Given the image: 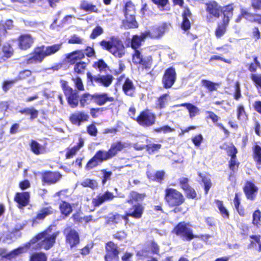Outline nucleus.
<instances>
[{"label":"nucleus","mask_w":261,"mask_h":261,"mask_svg":"<svg viewBox=\"0 0 261 261\" xmlns=\"http://www.w3.org/2000/svg\"><path fill=\"white\" fill-rule=\"evenodd\" d=\"M173 232L184 240H190L197 237L192 233V230L185 223H179L173 229Z\"/></svg>","instance_id":"7"},{"label":"nucleus","mask_w":261,"mask_h":261,"mask_svg":"<svg viewBox=\"0 0 261 261\" xmlns=\"http://www.w3.org/2000/svg\"><path fill=\"white\" fill-rule=\"evenodd\" d=\"M81 185L84 187H89L92 189H94L98 186V184L95 180L90 178L84 179Z\"/></svg>","instance_id":"39"},{"label":"nucleus","mask_w":261,"mask_h":261,"mask_svg":"<svg viewBox=\"0 0 261 261\" xmlns=\"http://www.w3.org/2000/svg\"><path fill=\"white\" fill-rule=\"evenodd\" d=\"M114 98L109 96L107 93H95L94 94V101L99 106H102L107 102H112Z\"/></svg>","instance_id":"14"},{"label":"nucleus","mask_w":261,"mask_h":261,"mask_svg":"<svg viewBox=\"0 0 261 261\" xmlns=\"http://www.w3.org/2000/svg\"><path fill=\"white\" fill-rule=\"evenodd\" d=\"M161 145L159 144H151L147 145V150L150 153L158 150L161 148Z\"/></svg>","instance_id":"57"},{"label":"nucleus","mask_w":261,"mask_h":261,"mask_svg":"<svg viewBox=\"0 0 261 261\" xmlns=\"http://www.w3.org/2000/svg\"><path fill=\"white\" fill-rule=\"evenodd\" d=\"M64 91L66 95L68 102L72 108H75L79 104L78 94L75 90L68 86H65Z\"/></svg>","instance_id":"10"},{"label":"nucleus","mask_w":261,"mask_h":261,"mask_svg":"<svg viewBox=\"0 0 261 261\" xmlns=\"http://www.w3.org/2000/svg\"><path fill=\"white\" fill-rule=\"evenodd\" d=\"M27 251V247H21L12 251L10 253L7 254L6 258L9 259L15 258L20 254L25 252Z\"/></svg>","instance_id":"31"},{"label":"nucleus","mask_w":261,"mask_h":261,"mask_svg":"<svg viewBox=\"0 0 261 261\" xmlns=\"http://www.w3.org/2000/svg\"><path fill=\"white\" fill-rule=\"evenodd\" d=\"M166 200L171 206H177L184 202V198L182 194L174 189L166 190Z\"/></svg>","instance_id":"4"},{"label":"nucleus","mask_w":261,"mask_h":261,"mask_svg":"<svg viewBox=\"0 0 261 261\" xmlns=\"http://www.w3.org/2000/svg\"><path fill=\"white\" fill-rule=\"evenodd\" d=\"M89 115L84 112L77 111L70 117V120L74 125L80 126L82 123L88 121Z\"/></svg>","instance_id":"13"},{"label":"nucleus","mask_w":261,"mask_h":261,"mask_svg":"<svg viewBox=\"0 0 261 261\" xmlns=\"http://www.w3.org/2000/svg\"><path fill=\"white\" fill-rule=\"evenodd\" d=\"M62 44H56L50 46L42 45L35 48L27 61L28 64H35L41 62L48 56L57 53L61 48Z\"/></svg>","instance_id":"1"},{"label":"nucleus","mask_w":261,"mask_h":261,"mask_svg":"<svg viewBox=\"0 0 261 261\" xmlns=\"http://www.w3.org/2000/svg\"><path fill=\"white\" fill-rule=\"evenodd\" d=\"M33 43V39L30 35H23L19 38V45L22 49H26L30 48Z\"/></svg>","instance_id":"19"},{"label":"nucleus","mask_w":261,"mask_h":261,"mask_svg":"<svg viewBox=\"0 0 261 261\" xmlns=\"http://www.w3.org/2000/svg\"><path fill=\"white\" fill-rule=\"evenodd\" d=\"M144 197V194H139L136 192H132L129 194L127 202L132 203L133 201H139L143 199Z\"/></svg>","instance_id":"36"},{"label":"nucleus","mask_w":261,"mask_h":261,"mask_svg":"<svg viewBox=\"0 0 261 261\" xmlns=\"http://www.w3.org/2000/svg\"><path fill=\"white\" fill-rule=\"evenodd\" d=\"M124 220L125 221V224L128 222V218L125 215L124 216H121L119 214H116L110 217L109 218V221L114 222L115 223H118L121 222V220Z\"/></svg>","instance_id":"44"},{"label":"nucleus","mask_w":261,"mask_h":261,"mask_svg":"<svg viewBox=\"0 0 261 261\" xmlns=\"http://www.w3.org/2000/svg\"><path fill=\"white\" fill-rule=\"evenodd\" d=\"M111 156L108 151L99 150L95 155L88 162L86 168L88 170H90L97 166L103 161L111 159Z\"/></svg>","instance_id":"6"},{"label":"nucleus","mask_w":261,"mask_h":261,"mask_svg":"<svg viewBox=\"0 0 261 261\" xmlns=\"http://www.w3.org/2000/svg\"><path fill=\"white\" fill-rule=\"evenodd\" d=\"M31 150L35 154H43L45 152V148L34 140H32L31 143Z\"/></svg>","instance_id":"29"},{"label":"nucleus","mask_w":261,"mask_h":261,"mask_svg":"<svg viewBox=\"0 0 261 261\" xmlns=\"http://www.w3.org/2000/svg\"><path fill=\"white\" fill-rule=\"evenodd\" d=\"M30 194L28 192L17 193L14 200L18 203L19 208L25 206L29 202Z\"/></svg>","instance_id":"16"},{"label":"nucleus","mask_w":261,"mask_h":261,"mask_svg":"<svg viewBox=\"0 0 261 261\" xmlns=\"http://www.w3.org/2000/svg\"><path fill=\"white\" fill-rule=\"evenodd\" d=\"M74 71L77 74H83L87 67V63L84 62H77L74 64Z\"/></svg>","instance_id":"40"},{"label":"nucleus","mask_w":261,"mask_h":261,"mask_svg":"<svg viewBox=\"0 0 261 261\" xmlns=\"http://www.w3.org/2000/svg\"><path fill=\"white\" fill-rule=\"evenodd\" d=\"M237 118L239 120L242 121H246L248 119L245 108L242 105H240L238 106Z\"/></svg>","instance_id":"35"},{"label":"nucleus","mask_w":261,"mask_h":261,"mask_svg":"<svg viewBox=\"0 0 261 261\" xmlns=\"http://www.w3.org/2000/svg\"><path fill=\"white\" fill-rule=\"evenodd\" d=\"M133 62L136 64H139L142 65H146L147 61L144 58L141 52L137 49H135V53L133 56Z\"/></svg>","instance_id":"28"},{"label":"nucleus","mask_w":261,"mask_h":261,"mask_svg":"<svg viewBox=\"0 0 261 261\" xmlns=\"http://www.w3.org/2000/svg\"><path fill=\"white\" fill-rule=\"evenodd\" d=\"M79 149V147L74 146V147L68 150L66 153L67 158H71L74 155L77 150Z\"/></svg>","instance_id":"61"},{"label":"nucleus","mask_w":261,"mask_h":261,"mask_svg":"<svg viewBox=\"0 0 261 261\" xmlns=\"http://www.w3.org/2000/svg\"><path fill=\"white\" fill-rule=\"evenodd\" d=\"M87 132L90 135L95 136L97 133V129L94 124H91L88 127Z\"/></svg>","instance_id":"60"},{"label":"nucleus","mask_w":261,"mask_h":261,"mask_svg":"<svg viewBox=\"0 0 261 261\" xmlns=\"http://www.w3.org/2000/svg\"><path fill=\"white\" fill-rule=\"evenodd\" d=\"M64 233L66 235L67 243L69 244L71 247H73L79 243V236L75 230L67 228L64 230Z\"/></svg>","instance_id":"12"},{"label":"nucleus","mask_w":261,"mask_h":261,"mask_svg":"<svg viewBox=\"0 0 261 261\" xmlns=\"http://www.w3.org/2000/svg\"><path fill=\"white\" fill-rule=\"evenodd\" d=\"M69 43L72 44H82L83 39L77 35L72 36L69 40Z\"/></svg>","instance_id":"54"},{"label":"nucleus","mask_w":261,"mask_h":261,"mask_svg":"<svg viewBox=\"0 0 261 261\" xmlns=\"http://www.w3.org/2000/svg\"><path fill=\"white\" fill-rule=\"evenodd\" d=\"M103 33V29L101 27L97 26L94 28L90 35L92 39H95Z\"/></svg>","instance_id":"51"},{"label":"nucleus","mask_w":261,"mask_h":261,"mask_svg":"<svg viewBox=\"0 0 261 261\" xmlns=\"http://www.w3.org/2000/svg\"><path fill=\"white\" fill-rule=\"evenodd\" d=\"M106 261H119L118 254L106 255Z\"/></svg>","instance_id":"64"},{"label":"nucleus","mask_w":261,"mask_h":261,"mask_svg":"<svg viewBox=\"0 0 261 261\" xmlns=\"http://www.w3.org/2000/svg\"><path fill=\"white\" fill-rule=\"evenodd\" d=\"M257 188L255 185L250 182H247L244 187V191L248 198L252 199L257 192Z\"/></svg>","instance_id":"25"},{"label":"nucleus","mask_w":261,"mask_h":261,"mask_svg":"<svg viewBox=\"0 0 261 261\" xmlns=\"http://www.w3.org/2000/svg\"><path fill=\"white\" fill-rule=\"evenodd\" d=\"M181 106L186 107L189 112L190 118H191L195 117L199 113V109L191 103H182Z\"/></svg>","instance_id":"38"},{"label":"nucleus","mask_w":261,"mask_h":261,"mask_svg":"<svg viewBox=\"0 0 261 261\" xmlns=\"http://www.w3.org/2000/svg\"><path fill=\"white\" fill-rule=\"evenodd\" d=\"M133 254L129 252H125L121 257V261H133Z\"/></svg>","instance_id":"63"},{"label":"nucleus","mask_w":261,"mask_h":261,"mask_svg":"<svg viewBox=\"0 0 261 261\" xmlns=\"http://www.w3.org/2000/svg\"><path fill=\"white\" fill-rule=\"evenodd\" d=\"M149 249L154 253L158 254L159 252V246L158 244L153 241H151L148 244Z\"/></svg>","instance_id":"52"},{"label":"nucleus","mask_w":261,"mask_h":261,"mask_svg":"<svg viewBox=\"0 0 261 261\" xmlns=\"http://www.w3.org/2000/svg\"><path fill=\"white\" fill-rule=\"evenodd\" d=\"M144 210V207L141 204L138 203L128 210L126 216L127 218L128 216H130L135 219H139L141 218Z\"/></svg>","instance_id":"15"},{"label":"nucleus","mask_w":261,"mask_h":261,"mask_svg":"<svg viewBox=\"0 0 261 261\" xmlns=\"http://www.w3.org/2000/svg\"><path fill=\"white\" fill-rule=\"evenodd\" d=\"M251 240L250 241V247H256V244H258L259 250H261V237L259 236L253 235L250 236Z\"/></svg>","instance_id":"46"},{"label":"nucleus","mask_w":261,"mask_h":261,"mask_svg":"<svg viewBox=\"0 0 261 261\" xmlns=\"http://www.w3.org/2000/svg\"><path fill=\"white\" fill-rule=\"evenodd\" d=\"M92 100H94V94L91 95L88 93H85L81 96L80 104L82 107H84L85 105L90 103Z\"/></svg>","instance_id":"41"},{"label":"nucleus","mask_w":261,"mask_h":261,"mask_svg":"<svg viewBox=\"0 0 261 261\" xmlns=\"http://www.w3.org/2000/svg\"><path fill=\"white\" fill-rule=\"evenodd\" d=\"M88 79L92 82L94 81L96 83L100 84L105 87H108L112 84L114 79L112 75H98L93 76L90 72L87 73Z\"/></svg>","instance_id":"8"},{"label":"nucleus","mask_w":261,"mask_h":261,"mask_svg":"<svg viewBox=\"0 0 261 261\" xmlns=\"http://www.w3.org/2000/svg\"><path fill=\"white\" fill-rule=\"evenodd\" d=\"M176 73L174 68L170 67L166 70L164 74L162 82L166 88H169L172 87L175 82Z\"/></svg>","instance_id":"9"},{"label":"nucleus","mask_w":261,"mask_h":261,"mask_svg":"<svg viewBox=\"0 0 261 261\" xmlns=\"http://www.w3.org/2000/svg\"><path fill=\"white\" fill-rule=\"evenodd\" d=\"M2 52L3 56L2 57L1 60L5 61L12 56L14 50L9 44H5L2 47Z\"/></svg>","instance_id":"27"},{"label":"nucleus","mask_w":261,"mask_h":261,"mask_svg":"<svg viewBox=\"0 0 261 261\" xmlns=\"http://www.w3.org/2000/svg\"><path fill=\"white\" fill-rule=\"evenodd\" d=\"M47 257L43 252L33 253L30 258V261H47Z\"/></svg>","instance_id":"37"},{"label":"nucleus","mask_w":261,"mask_h":261,"mask_svg":"<svg viewBox=\"0 0 261 261\" xmlns=\"http://www.w3.org/2000/svg\"><path fill=\"white\" fill-rule=\"evenodd\" d=\"M85 58V53L82 51H76L69 54L67 57L68 62L71 64H75Z\"/></svg>","instance_id":"21"},{"label":"nucleus","mask_w":261,"mask_h":261,"mask_svg":"<svg viewBox=\"0 0 261 261\" xmlns=\"http://www.w3.org/2000/svg\"><path fill=\"white\" fill-rule=\"evenodd\" d=\"M82 9L90 12H97V9L96 6L87 1H83L81 4Z\"/></svg>","instance_id":"34"},{"label":"nucleus","mask_w":261,"mask_h":261,"mask_svg":"<svg viewBox=\"0 0 261 261\" xmlns=\"http://www.w3.org/2000/svg\"><path fill=\"white\" fill-rule=\"evenodd\" d=\"M242 15L243 16L244 18L248 21L255 22V16H256L257 14L250 13L246 9L242 8Z\"/></svg>","instance_id":"48"},{"label":"nucleus","mask_w":261,"mask_h":261,"mask_svg":"<svg viewBox=\"0 0 261 261\" xmlns=\"http://www.w3.org/2000/svg\"><path fill=\"white\" fill-rule=\"evenodd\" d=\"M168 97V94H165L161 96L159 99H158V105L160 108H163L165 103L167 102V97Z\"/></svg>","instance_id":"56"},{"label":"nucleus","mask_w":261,"mask_h":261,"mask_svg":"<svg viewBox=\"0 0 261 261\" xmlns=\"http://www.w3.org/2000/svg\"><path fill=\"white\" fill-rule=\"evenodd\" d=\"M52 210L50 207L44 208L41 210L38 213L36 219L33 220V226H34L35 224L37 223V220H41L43 219L47 215L50 214Z\"/></svg>","instance_id":"30"},{"label":"nucleus","mask_w":261,"mask_h":261,"mask_svg":"<svg viewBox=\"0 0 261 261\" xmlns=\"http://www.w3.org/2000/svg\"><path fill=\"white\" fill-rule=\"evenodd\" d=\"M51 228L49 227L43 232L39 233L31 240V243H37L40 248H44L45 250L50 249L54 245L56 239L60 233L59 231L51 233Z\"/></svg>","instance_id":"2"},{"label":"nucleus","mask_w":261,"mask_h":261,"mask_svg":"<svg viewBox=\"0 0 261 261\" xmlns=\"http://www.w3.org/2000/svg\"><path fill=\"white\" fill-rule=\"evenodd\" d=\"M201 84L203 86L206 88L210 91L216 90L219 84L218 83H213L210 81L202 80L201 81Z\"/></svg>","instance_id":"42"},{"label":"nucleus","mask_w":261,"mask_h":261,"mask_svg":"<svg viewBox=\"0 0 261 261\" xmlns=\"http://www.w3.org/2000/svg\"><path fill=\"white\" fill-rule=\"evenodd\" d=\"M117 245L114 243L112 242L108 243L106 246V255L119 254V251Z\"/></svg>","instance_id":"33"},{"label":"nucleus","mask_w":261,"mask_h":261,"mask_svg":"<svg viewBox=\"0 0 261 261\" xmlns=\"http://www.w3.org/2000/svg\"><path fill=\"white\" fill-rule=\"evenodd\" d=\"M202 181L204 184L205 193H207L212 186L211 181L208 177H203Z\"/></svg>","instance_id":"55"},{"label":"nucleus","mask_w":261,"mask_h":261,"mask_svg":"<svg viewBox=\"0 0 261 261\" xmlns=\"http://www.w3.org/2000/svg\"><path fill=\"white\" fill-rule=\"evenodd\" d=\"M122 23L125 29L136 28L138 27V23L136 20L135 16H125Z\"/></svg>","instance_id":"26"},{"label":"nucleus","mask_w":261,"mask_h":261,"mask_svg":"<svg viewBox=\"0 0 261 261\" xmlns=\"http://www.w3.org/2000/svg\"><path fill=\"white\" fill-rule=\"evenodd\" d=\"M167 25L165 23L162 24L158 28H153L151 31H145L142 33V36L144 38H158L162 36L167 30Z\"/></svg>","instance_id":"11"},{"label":"nucleus","mask_w":261,"mask_h":261,"mask_svg":"<svg viewBox=\"0 0 261 261\" xmlns=\"http://www.w3.org/2000/svg\"><path fill=\"white\" fill-rule=\"evenodd\" d=\"M261 213L259 210L254 212L253 214V223L255 225H258L260 221Z\"/></svg>","instance_id":"53"},{"label":"nucleus","mask_w":261,"mask_h":261,"mask_svg":"<svg viewBox=\"0 0 261 261\" xmlns=\"http://www.w3.org/2000/svg\"><path fill=\"white\" fill-rule=\"evenodd\" d=\"M227 28L219 24L215 30V34L217 38H220L222 37L226 32Z\"/></svg>","instance_id":"47"},{"label":"nucleus","mask_w":261,"mask_h":261,"mask_svg":"<svg viewBox=\"0 0 261 261\" xmlns=\"http://www.w3.org/2000/svg\"><path fill=\"white\" fill-rule=\"evenodd\" d=\"M114 198L113 194L109 192H107L105 194L97 196L96 198L93 199V203L96 206H98L103 203L104 202L111 200Z\"/></svg>","instance_id":"24"},{"label":"nucleus","mask_w":261,"mask_h":261,"mask_svg":"<svg viewBox=\"0 0 261 261\" xmlns=\"http://www.w3.org/2000/svg\"><path fill=\"white\" fill-rule=\"evenodd\" d=\"M101 47L117 58H121L125 54V47L121 40L118 37L112 36L100 43Z\"/></svg>","instance_id":"3"},{"label":"nucleus","mask_w":261,"mask_h":261,"mask_svg":"<svg viewBox=\"0 0 261 261\" xmlns=\"http://www.w3.org/2000/svg\"><path fill=\"white\" fill-rule=\"evenodd\" d=\"M251 79L255 84L261 88V74H253Z\"/></svg>","instance_id":"58"},{"label":"nucleus","mask_w":261,"mask_h":261,"mask_svg":"<svg viewBox=\"0 0 261 261\" xmlns=\"http://www.w3.org/2000/svg\"><path fill=\"white\" fill-rule=\"evenodd\" d=\"M202 140H203V137L201 135H196L192 139V141H193V143L196 146H198L200 145Z\"/></svg>","instance_id":"62"},{"label":"nucleus","mask_w":261,"mask_h":261,"mask_svg":"<svg viewBox=\"0 0 261 261\" xmlns=\"http://www.w3.org/2000/svg\"><path fill=\"white\" fill-rule=\"evenodd\" d=\"M183 21L181 28L183 30L186 31L190 29L191 23L189 18H191L192 14L188 8H185L182 14Z\"/></svg>","instance_id":"23"},{"label":"nucleus","mask_w":261,"mask_h":261,"mask_svg":"<svg viewBox=\"0 0 261 261\" xmlns=\"http://www.w3.org/2000/svg\"><path fill=\"white\" fill-rule=\"evenodd\" d=\"M60 209L62 214L68 216L72 212L70 204L66 202H63L60 205Z\"/></svg>","instance_id":"43"},{"label":"nucleus","mask_w":261,"mask_h":261,"mask_svg":"<svg viewBox=\"0 0 261 261\" xmlns=\"http://www.w3.org/2000/svg\"><path fill=\"white\" fill-rule=\"evenodd\" d=\"M146 38L142 36V33L140 36H134L132 40V47L134 49H137L140 45L141 42Z\"/></svg>","instance_id":"45"},{"label":"nucleus","mask_w":261,"mask_h":261,"mask_svg":"<svg viewBox=\"0 0 261 261\" xmlns=\"http://www.w3.org/2000/svg\"><path fill=\"white\" fill-rule=\"evenodd\" d=\"M217 205L222 216L224 218H228L229 216L228 212L224 206L222 202L221 201H218L217 202Z\"/></svg>","instance_id":"49"},{"label":"nucleus","mask_w":261,"mask_h":261,"mask_svg":"<svg viewBox=\"0 0 261 261\" xmlns=\"http://www.w3.org/2000/svg\"><path fill=\"white\" fill-rule=\"evenodd\" d=\"M122 90L126 95L132 96L135 90L132 81L129 79H126L123 84Z\"/></svg>","instance_id":"20"},{"label":"nucleus","mask_w":261,"mask_h":261,"mask_svg":"<svg viewBox=\"0 0 261 261\" xmlns=\"http://www.w3.org/2000/svg\"><path fill=\"white\" fill-rule=\"evenodd\" d=\"M255 160L258 165H261V147L256 145L254 148Z\"/></svg>","instance_id":"50"},{"label":"nucleus","mask_w":261,"mask_h":261,"mask_svg":"<svg viewBox=\"0 0 261 261\" xmlns=\"http://www.w3.org/2000/svg\"><path fill=\"white\" fill-rule=\"evenodd\" d=\"M156 116L149 110L142 111L136 119L137 122L141 126L149 127L155 123Z\"/></svg>","instance_id":"5"},{"label":"nucleus","mask_w":261,"mask_h":261,"mask_svg":"<svg viewBox=\"0 0 261 261\" xmlns=\"http://www.w3.org/2000/svg\"><path fill=\"white\" fill-rule=\"evenodd\" d=\"M61 177L59 172H47L43 175V180L44 182L54 184L58 181Z\"/></svg>","instance_id":"18"},{"label":"nucleus","mask_w":261,"mask_h":261,"mask_svg":"<svg viewBox=\"0 0 261 261\" xmlns=\"http://www.w3.org/2000/svg\"><path fill=\"white\" fill-rule=\"evenodd\" d=\"M206 10L209 14L216 18L219 17L221 11L220 7L215 2H211L206 4Z\"/></svg>","instance_id":"17"},{"label":"nucleus","mask_w":261,"mask_h":261,"mask_svg":"<svg viewBox=\"0 0 261 261\" xmlns=\"http://www.w3.org/2000/svg\"><path fill=\"white\" fill-rule=\"evenodd\" d=\"M233 8L231 5H228L225 8V9L223 11L224 17L223 21L222 23H220V24L226 28L227 27L230 21V19L232 17L233 15Z\"/></svg>","instance_id":"22"},{"label":"nucleus","mask_w":261,"mask_h":261,"mask_svg":"<svg viewBox=\"0 0 261 261\" xmlns=\"http://www.w3.org/2000/svg\"><path fill=\"white\" fill-rule=\"evenodd\" d=\"M73 81L75 84L76 87L79 90H84V87L82 81V80L80 77H76L75 79H73Z\"/></svg>","instance_id":"59"},{"label":"nucleus","mask_w":261,"mask_h":261,"mask_svg":"<svg viewBox=\"0 0 261 261\" xmlns=\"http://www.w3.org/2000/svg\"><path fill=\"white\" fill-rule=\"evenodd\" d=\"M123 11L125 17L135 16L136 9L135 5L130 2H127L125 4Z\"/></svg>","instance_id":"32"}]
</instances>
